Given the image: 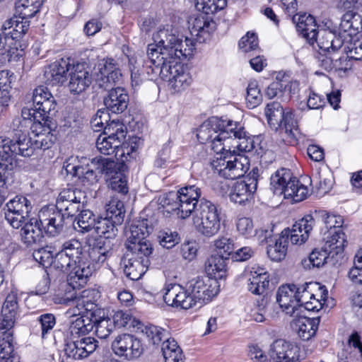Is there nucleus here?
<instances>
[{
	"mask_svg": "<svg viewBox=\"0 0 362 362\" xmlns=\"http://www.w3.org/2000/svg\"><path fill=\"white\" fill-rule=\"evenodd\" d=\"M66 214L55 206L43 207L38 214V219L45 233L54 237L64 228Z\"/></svg>",
	"mask_w": 362,
	"mask_h": 362,
	"instance_id": "2eb2a0df",
	"label": "nucleus"
},
{
	"mask_svg": "<svg viewBox=\"0 0 362 362\" xmlns=\"http://www.w3.org/2000/svg\"><path fill=\"white\" fill-rule=\"evenodd\" d=\"M129 95L126 90L121 87L112 88L104 97V105L107 110L112 113H122L129 104Z\"/></svg>",
	"mask_w": 362,
	"mask_h": 362,
	"instance_id": "2f4dec72",
	"label": "nucleus"
},
{
	"mask_svg": "<svg viewBox=\"0 0 362 362\" xmlns=\"http://www.w3.org/2000/svg\"><path fill=\"white\" fill-rule=\"evenodd\" d=\"M124 136L122 124L113 120L105 126L103 134L98 136L96 140V147L100 153L111 155L119 146L120 143L119 140Z\"/></svg>",
	"mask_w": 362,
	"mask_h": 362,
	"instance_id": "4468645a",
	"label": "nucleus"
},
{
	"mask_svg": "<svg viewBox=\"0 0 362 362\" xmlns=\"http://www.w3.org/2000/svg\"><path fill=\"white\" fill-rule=\"evenodd\" d=\"M83 192L76 188L64 189L57 199L56 207L66 214V217H72L82 206Z\"/></svg>",
	"mask_w": 362,
	"mask_h": 362,
	"instance_id": "6ab92c4d",
	"label": "nucleus"
},
{
	"mask_svg": "<svg viewBox=\"0 0 362 362\" xmlns=\"http://www.w3.org/2000/svg\"><path fill=\"white\" fill-rule=\"evenodd\" d=\"M226 256L212 254L205 262V272L208 276L217 281L227 275Z\"/></svg>",
	"mask_w": 362,
	"mask_h": 362,
	"instance_id": "79ce46f5",
	"label": "nucleus"
},
{
	"mask_svg": "<svg viewBox=\"0 0 362 362\" xmlns=\"http://www.w3.org/2000/svg\"><path fill=\"white\" fill-rule=\"evenodd\" d=\"M29 124H30V121L23 119L19 117L14 118L10 127L14 134L13 138L18 139L21 137V139H24L26 142L28 139L26 137V134Z\"/></svg>",
	"mask_w": 362,
	"mask_h": 362,
	"instance_id": "0e129e2a",
	"label": "nucleus"
},
{
	"mask_svg": "<svg viewBox=\"0 0 362 362\" xmlns=\"http://www.w3.org/2000/svg\"><path fill=\"white\" fill-rule=\"evenodd\" d=\"M316 218H321L323 221L327 232L331 235V239L327 241L329 246L334 245L335 253L338 254L343 251L344 247L345 234L342 232L341 228L343 224V218L340 216L329 214L327 211H320L315 212Z\"/></svg>",
	"mask_w": 362,
	"mask_h": 362,
	"instance_id": "ddd939ff",
	"label": "nucleus"
},
{
	"mask_svg": "<svg viewBox=\"0 0 362 362\" xmlns=\"http://www.w3.org/2000/svg\"><path fill=\"white\" fill-rule=\"evenodd\" d=\"M40 3L38 0H17L15 3L16 11L23 18H32L38 11Z\"/></svg>",
	"mask_w": 362,
	"mask_h": 362,
	"instance_id": "603ef678",
	"label": "nucleus"
},
{
	"mask_svg": "<svg viewBox=\"0 0 362 362\" xmlns=\"http://www.w3.org/2000/svg\"><path fill=\"white\" fill-rule=\"evenodd\" d=\"M7 212L20 213V214L29 215L32 205L30 202L26 197L23 196H16L7 204Z\"/></svg>",
	"mask_w": 362,
	"mask_h": 362,
	"instance_id": "5fc2aeb1",
	"label": "nucleus"
},
{
	"mask_svg": "<svg viewBox=\"0 0 362 362\" xmlns=\"http://www.w3.org/2000/svg\"><path fill=\"white\" fill-rule=\"evenodd\" d=\"M125 216L124 203L117 197H112L106 205V216L116 224H122Z\"/></svg>",
	"mask_w": 362,
	"mask_h": 362,
	"instance_id": "49530a36",
	"label": "nucleus"
},
{
	"mask_svg": "<svg viewBox=\"0 0 362 362\" xmlns=\"http://www.w3.org/2000/svg\"><path fill=\"white\" fill-rule=\"evenodd\" d=\"M142 332L146 335L149 341L153 345H158L163 340V341L168 339L169 333L165 329L150 325L146 326Z\"/></svg>",
	"mask_w": 362,
	"mask_h": 362,
	"instance_id": "13d9d810",
	"label": "nucleus"
},
{
	"mask_svg": "<svg viewBox=\"0 0 362 362\" xmlns=\"http://www.w3.org/2000/svg\"><path fill=\"white\" fill-rule=\"evenodd\" d=\"M119 225L115 223L111 218L105 217L98 219L93 229L100 238L110 239L116 236L117 226Z\"/></svg>",
	"mask_w": 362,
	"mask_h": 362,
	"instance_id": "09e8293b",
	"label": "nucleus"
},
{
	"mask_svg": "<svg viewBox=\"0 0 362 362\" xmlns=\"http://www.w3.org/2000/svg\"><path fill=\"white\" fill-rule=\"evenodd\" d=\"M11 76L7 70L0 71V104L7 106L11 100Z\"/></svg>",
	"mask_w": 362,
	"mask_h": 362,
	"instance_id": "6e6d98bb",
	"label": "nucleus"
},
{
	"mask_svg": "<svg viewBox=\"0 0 362 362\" xmlns=\"http://www.w3.org/2000/svg\"><path fill=\"white\" fill-rule=\"evenodd\" d=\"M287 247L286 240L281 235L279 238L268 245L267 255L273 261H281L286 255Z\"/></svg>",
	"mask_w": 362,
	"mask_h": 362,
	"instance_id": "8fccbe9b",
	"label": "nucleus"
},
{
	"mask_svg": "<svg viewBox=\"0 0 362 362\" xmlns=\"http://www.w3.org/2000/svg\"><path fill=\"white\" fill-rule=\"evenodd\" d=\"M326 245H328L329 250L326 247L325 249H315L309 255L308 259H303L302 261V264L304 268L310 269V266L313 267H320L328 263L330 261V255L333 253L332 250H336L334 248V245L332 247L329 246V243H326Z\"/></svg>",
	"mask_w": 362,
	"mask_h": 362,
	"instance_id": "c03bdc74",
	"label": "nucleus"
},
{
	"mask_svg": "<svg viewBox=\"0 0 362 362\" xmlns=\"http://www.w3.org/2000/svg\"><path fill=\"white\" fill-rule=\"evenodd\" d=\"M220 136L216 139H213L210 143L211 148L218 155L220 154L223 157L226 153L228 151L226 148L228 144H230L232 136L230 135V131L228 129V122L223 129H222L218 134Z\"/></svg>",
	"mask_w": 362,
	"mask_h": 362,
	"instance_id": "3c124183",
	"label": "nucleus"
},
{
	"mask_svg": "<svg viewBox=\"0 0 362 362\" xmlns=\"http://www.w3.org/2000/svg\"><path fill=\"white\" fill-rule=\"evenodd\" d=\"M164 291L163 300L168 305L187 310L197 305L187 286L184 288L179 284H170Z\"/></svg>",
	"mask_w": 362,
	"mask_h": 362,
	"instance_id": "aec40b11",
	"label": "nucleus"
},
{
	"mask_svg": "<svg viewBox=\"0 0 362 362\" xmlns=\"http://www.w3.org/2000/svg\"><path fill=\"white\" fill-rule=\"evenodd\" d=\"M265 115L270 125L275 129H284L287 139L290 141L296 142L300 136L297 119L291 111L285 112L280 103L274 101L268 103L265 109Z\"/></svg>",
	"mask_w": 362,
	"mask_h": 362,
	"instance_id": "20e7f679",
	"label": "nucleus"
},
{
	"mask_svg": "<svg viewBox=\"0 0 362 362\" xmlns=\"http://www.w3.org/2000/svg\"><path fill=\"white\" fill-rule=\"evenodd\" d=\"M194 44L193 40L185 37L183 40L177 37V42L175 44V47L171 55V61H177L191 57L194 50Z\"/></svg>",
	"mask_w": 362,
	"mask_h": 362,
	"instance_id": "de8ad7c7",
	"label": "nucleus"
},
{
	"mask_svg": "<svg viewBox=\"0 0 362 362\" xmlns=\"http://www.w3.org/2000/svg\"><path fill=\"white\" fill-rule=\"evenodd\" d=\"M113 352L127 360H133L141 356L143 351L141 341L129 334L118 335L112 342Z\"/></svg>",
	"mask_w": 362,
	"mask_h": 362,
	"instance_id": "f3484780",
	"label": "nucleus"
},
{
	"mask_svg": "<svg viewBox=\"0 0 362 362\" xmlns=\"http://www.w3.org/2000/svg\"><path fill=\"white\" fill-rule=\"evenodd\" d=\"M41 124H33L32 132L33 136L28 139L25 143L28 144V147L32 148V155L36 149H48L56 140V137L51 133V129L46 127Z\"/></svg>",
	"mask_w": 362,
	"mask_h": 362,
	"instance_id": "5701e85b",
	"label": "nucleus"
},
{
	"mask_svg": "<svg viewBox=\"0 0 362 362\" xmlns=\"http://www.w3.org/2000/svg\"><path fill=\"white\" fill-rule=\"evenodd\" d=\"M124 273L129 279L137 281L146 273L150 264V259L144 260L125 255L122 260Z\"/></svg>",
	"mask_w": 362,
	"mask_h": 362,
	"instance_id": "4c0bfd02",
	"label": "nucleus"
},
{
	"mask_svg": "<svg viewBox=\"0 0 362 362\" xmlns=\"http://www.w3.org/2000/svg\"><path fill=\"white\" fill-rule=\"evenodd\" d=\"M98 292L93 289H85L76 297L74 303L78 310V314L85 315L87 319L95 327L98 337L106 339L112 332L114 325L110 317L106 316L104 309L95 303Z\"/></svg>",
	"mask_w": 362,
	"mask_h": 362,
	"instance_id": "f03ea898",
	"label": "nucleus"
},
{
	"mask_svg": "<svg viewBox=\"0 0 362 362\" xmlns=\"http://www.w3.org/2000/svg\"><path fill=\"white\" fill-rule=\"evenodd\" d=\"M212 164L221 176L230 180L243 177L249 168L247 157L240 153L235 154V150H231L229 146L226 155L217 157Z\"/></svg>",
	"mask_w": 362,
	"mask_h": 362,
	"instance_id": "0eeeda50",
	"label": "nucleus"
},
{
	"mask_svg": "<svg viewBox=\"0 0 362 362\" xmlns=\"http://www.w3.org/2000/svg\"><path fill=\"white\" fill-rule=\"evenodd\" d=\"M62 250L74 259V267L67 276V283L74 289L79 288L86 284L88 279L93 273L90 263L83 261V247L82 243L73 238L64 242Z\"/></svg>",
	"mask_w": 362,
	"mask_h": 362,
	"instance_id": "7ed1b4c3",
	"label": "nucleus"
},
{
	"mask_svg": "<svg viewBox=\"0 0 362 362\" xmlns=\"http://www.w3.org/2000/svg\"><path fill=\"white\" fill-rule=\"evenodd\" d=\"M79 296L80 293L76 295L74 298H72L74 308L69 309L67 311V313L76 316L81 315V317H77L74 321H72L70 323L69 327L67 331L66 337H85L84 335L93 329V325L89 321V319H87V317L85 315H83V313L78 314V310L76 308L74 300L76 298Z\"/></svg>",
	"mask_w": 362,
	"mask_h": 362,
	"instance_id": "7c9ffc66",
	"label": "nucleus"
},
{
	"mask_svg": "<svg viewBox=\"0 0 362 362\" xmlns=\"http://www.w3.org/2000/svg\"><path fill=\"white\" fill-rule=\"evenodd\" d=\"M24 139H14L7 136H0V164L4 169L12 168L13 162L18 156L30 157L32 148L25 143Z\"/></svg>",
	"mask_w": 362,
	"mask_h": 362,
	"instance_id": "9d476101",
	"label": "nucleus"
},
{
	"mask_svg": "<svg viewBox=\"0 0 362 362\" xmlns=\"http://www.w3.org/2000/svg\"><path fill=\"white\" fill-rule=\"evenodd\" d=\"M29 18L14 16L6 21L1 26L5 36L10 35L12 40H18L27 33L30 26Z\"/></svg>",
	"mask_w": 362,
	"mask_h": 362,
	"instance_id": "ea45409f",
	"label": "nucleus"
},
{
	"mask_svg": "<svg viewBox=\"0 0 362 362\" xmlns=\"http://www.w3.org/2000/svg\"><path fill=\"white\" fill-rule=\"evenodd\" d=\"M228 129L232 136L230 141H233V149L238 148L241 152H250L254 148L253 139L245 130V127L239 122L228 121Z\"/></svg>",
	"mask_w": 362,
	"mask_h": 362,
	"instance_id": "a878e982",
	"label": "nucleus"
},
{
	"mask_svg": "<svg viewBox=\"0 0 362 362\" xmlns=\"http://www.w3.org/2000/svg\"><path fill=\"white\" fill-rule=\"evenodd\" d=\"M18 302L15 296H8L3 304L1 317L9 320L15 325L18 315Z\"/></svg>",
	"mask_w": 362,
	"mask_h": 362,
	"instance_id": "bf43d9fd",
	"label": "nucleus"
},
{
	"mask_svg": "<svg viewBox=\"0 0 362 362\" xmlns=\"http://www.w3.org/2000/svg\"><path fill=\"white\" fill-rule=\"evenodd\" d=\"M189 24L191 34L196 36L199 42H204L215 29V22L202 14L190 18Z\"/></svg>",
	"mask_w": 362,
	"mask_h": 362,
	"instance_id": "473e14b6",
	"label": "nucleus"
},
{
	"mask_svg": "<svg viewBox=\"0 0 362 362\" xmlns=\"http://www.w3.org/2000/svg\"><path fill=\"white\" fill-rule=\"evenodd\" d=\"M186 285L196 304L200 305L206 300H211L219 292L218 281L209 276H197L189 280Z\"/></svg>",
	"mask_w": 362,
	"mask_h": 362,
	"instance_id": "f8f14e48",
	"label": "nucleus"
},
{
	"mask_svg": "<svg viewBox=\"0 0 362 362\" xmlns=\"http://www.w3.org/2000/svg\"><path fill=\"white\" fill-rule=\"evenodd\" d=\"M246 100L250 108H254L261 103L262 96L256 81H250L248 83Z\"/></svg>",
	"mask_w": 362,
	"mask_h": 362,
	"instance_id": "680f3d73",
	"label": "nucleus"
},
{
	"mask_svg": "<svg viewBox=\"0 0 362 362\" xmlns=\"http://www.w3.org/2000/svg\"><path fill=\"white\" fill-rule=\"evenodd\" d=\"M153 73L159 74L161 78L168 81L171 87L177 92L187 88L192 83V77L183 64L177 61L163 62L152 69Z\"/></svg>",
	"mask_w": 362,
	"mask_h": 362,
	"instance_id": "6e6552de",
	"label": "nucleus"
},
{
	"mask_svg": "<svg viewBox=\"0 0 362 362\" xmlns=\"http://www.w3.org/2000/svg\"><path fill=\"white\" fill-rule=\"evenodd\" d=\"M298 86L296 83L289 82L285 83L282 81H276L272 83L266 90V95L268 98L272 99L274 97L277 98H286L289 100L292 94V88L295 89Z\"/></svg>",
	"mask_w": 362,
	"mask_h": 362,
	"instance_id": "a18cd8bd",
	"label": "nucleus"
},
{
	"mask_svg": "<svg viewBox=\"0 0 362 362\" xmlns=\"http://www.w3.org/2000/svg\"><path fill=\"white\" fill-rule=\"evenodd\" d=\"M252 194L245 182H237L231 187L229 197L231 202L242 204L249 199Z\"/></svg>",
	"mask_w": 362,
	"mask_h": 362,
	"instance_id": "864d4df0",
	"label": "nucleus"
},
{
	"mask_svg": "<svg viewBox=\"0 0 362 362\" xmlns=\"http://www.w3.org/2000/svg\"><path fill=\"white\" fill-rule=\"evenodd\" d=\"M197 251L198 245L195 241H185L180 246V254L189 262L195 259Z\"/></svg>",
	"mask_w": 362,
	"mask_h": 362,
	"instance_id": "338daca9",
	"label": "nucleus"
},
{
	"mask_svg": "<svg viewBox=\"0 0 362 362\" xmlns=\"http://www.w3.org/2000/svg\"><path fill=\"white\" fill-rule=\"evenodd\" d=\"M148 59L143 60L141 58L129 59V69L131 71L132 86L134 88L139 87L144 81V72L148 75L156 74L151 71L152 69H155V66L152 63L147 65Z\"/></svg>",
	"mask_w": 362,
	"mask_h": 362,
	"instance_id": "a19ab883",
	"label": "nucleus"
},
{
	"mask_svg": "<svg viewBox=\"0 0 362 362\" xmlns=\"http://www.w3.org/2000/svg\"><path fill=\"white\" fill-rule=\"evenodd\" d=\"M340 32L345 36L355 35L362 30V16L356 11H348L341 18L339 25Z\"/></svg>",
	"mask_w": 362,
	"mask_h": 362,
	"instance_id": "37998d69",
	"label": "nucleus"
},
{
	"mask_svg": "<svg viewBox=\"0 0 362 362\" xmlns=\"http://www.w3.org/2000/svg\"><path fill=\"white\" fill-rule=\"evenodd\" d=\"M69 88L71 93L79 94L83 92L91 83V76L85 64L71 66Z\"/></svg>",
	"mask_w": 362,
	"mask_h": 362,
	"instance_id": "bb28decb",
	"label": "nucleus"
},
{
	"mask_svg": "<svg viewBox=\"0 0 362 362\" xmlns=\"http://www.w3.org/2000/svg\"><path fill=\"white\" fill-rule=\"evenodd\" d=\"M292 20L296 24L298 32L302 34L310 45H313L318 33L315 18L310 15L303 14L293 16Z\"/></svg>",
	"mask_w": 362,
	"mask_h": 362,
	"instance_id": "58836bf2",
	"label": "nucleus"
},
{
	"mask_svg": "<svg viewBox=\"0 0 362 362\" xmlns=\"http://www.w3.org/2000/svg\"><path fill=\"white\" fill-rule=\"evenodd\" d=\"M33 103L34 107L42 112L44 116H47L48 120L50 116L55 112L56 101L46 86H40L34 89Z\"/></svg>",
	"mask_w": 362,
	"mask_h": 362,
	"instance_id": "393cba45",
	"label": "nucleus"
},
{
	"mask_svg": "<svg viewBox=\"0 0 362 362\" xmlns=\"http://www.w3.org/2000/svg\"><path fill=\"white\" fill-rule=\"evenodd\" d=\"M215 255H221V256H226L228 259L230 255L233 256L235 250L234 243L232 239L222 237L214 242Z\"/></svg>",
	"mask_w": 362,
	"mask_h": 362,
	"instance_id": "e2e57ef3",
	"label": "nucleus"
},
{
	"mask_svg": "<svg viewBox=\"0 0 362 362\" xmlns=\"http://www.w3.org/2000/svg\"><path fill=\"white\" fill-rule=\"evenodd\" d=\"M248 281V290L253 294L262 295L269 286V274L263 267H252L250 271Z\"/></svg>",
	"mask_w": 362,
	"mask_h": 362,
	"instance_id": "e433bc0d",
	"label": "nucleus"
},
{
	"mask_svg": "<svg viewBox=\"0 0 362 362\" xmlns=\"http://www.w3.org/2000/svg\"><path fill=\"white\" fill-rule=\"evenodd\" d=\"M100 173L104 174L108 187L121 197L125 196L128 192L127 181L123 173L124 165L109 158L98 160Z\"/></svg>",
	"mask_w": 362,
	"mask_h": 362,
	"instance_id": "1a4fd4ad",
	"label": "nucleus"
},
{
	"mask_svg": "<svg viewBox=\"0 0 362 362\" xmlns=\"http://www.w3.org/2000/svg\"><path fill=\"white\" fill-rule=\"evenodd\" d=\"M75 221H76L78 228L83 233L92 230L97 221L93 211L88 209L81 210Z\"/></svg>",
	"mask_w": 362,
	"mask_h": 362,
	"instance_id": "4d7b16f0",
	"label": "nucleus"
},
{
	"mask_svg": "<svg viewBox=\"0 0 362 362\" xmlns=\"http://www.w3.org/2000/svg\"><path fill=\"white\" fill-rule=\"evenodd\" d=\"M65 355L74 360L88 357L98 346V341L93 337H66L64 345Z\"/></svg>",
	"mask_w": 362,
	"mask_h": 362,
	"instance_id": "dca6fc26",
	"label": "nucleus"
},
{
	"mask_svg": "<svg viewBox=\"0 0 362 362\" xmlns=\"http://www.w3.org/2000/svg\"><path fill=\"white\" fill-rule=\"evenodd\" d=\"M44 229L38 218H31L21 228V240L27 246L40 243L44 238Z\"/></svg>",
	"mask_w": 362,
	"mask_h": 362,
	"instance_id": "72a5a7b5",
	"label": "nucleus"
},
{
	"mask_svg": "<svg viewBox=\"0 0 362 362\" xmlns=\"http://www.w3.org/2000/svg\"><path fill=\"white\" fill-rule=\"evenodd\" d=\"M276 301L284 312L290 315L299 314L295 284L283 285L278 289Z\"/></svg>",
	"mask_w": 362,
	"mask_h": 362,
	"instance_id": "c756f323",
	"label": "nucleus"
},
{
	"mask_svg": "<svg viewBox=\"0 0 362 362\" xmlns=\"http://www.w3.org/2000/svg\"><path fill=\"white\" fill-rule=\"evenodd\" d=\"M75 161V158H69L64 162L62 170L65 171L66 175L77 178V180L83 186H90L96 183L98 181L96 173L88 165L76 164Z\"/></svg>",
	"mask_w": 362,
	"mask_h": 362,
	"instance_id": "4be33fe9",
	"label": "nucleus"
},
{
	"mask_svg": "<svg viewBox=\"0 0 362 362\" xmlns=\"http://www.w3.org/2000/svg\"><path fill=\"white\" fill-rule=\"evenodd\" d=\"M228 121L217 117L209 118L198 129L197 137L200 143L209 144L220 136L219 132L225 128Z\"/></svg>",
	"mask_w": 362,
	"mask_h": 362,
	"instance_id": "c85d7f7f",
	"label": "nucleus"
},
{
	"mask_svg": "<svg viewBox=\"0 0 362 362\" xmlns=\"http://www.w3.org/2000/svg\"><path fill=\"white\" fill-rule=\"evenodd\" d=\"M155 45H148L147 50L148 61L146 64L152 63L159 66L163 62L172 59L171 55L177 42V37L170 33L168 30L161 29L153 35Z\"/></svg>",
	"mask_w": 362,
	"mask_h": 362,
	"instance_id": "423d86ee",
	"label": "nucleus"
},
{
	"mask_svg": "<svg viewBox=\"0 0 362 362\" xmlns=\"http://www.w3.org/2000/svg\"><path fill=\"white\" fill-rule=\"evenodd\" d=\"M151 229V228L148 227L146 220L132 223L130 226V235L126 243L127 252L125 255L141 260H144V257L149 259L153 248L146 238L150 234Z\"/></svg>",
	"mask_w": 362,
	"mask_h": 362,
	"instance_id": "39448f33",
	"label": "nucleus"
},
{
	"mask_svg": "<svg viewBox=\"0 0 362 362\" xmlns=\"http://www.w3.org/2000/svg\"><path fill=\"white\" fill-rule=\"evenodd\" d=\"M299 314H295L294 319L291 325L298 336L304 341H308L314 337L318 329L320 323L319 317H307Z\"/></svg>",
	"mask_w": 362,
	"mask_h": 362,
	"instance_id": "cd10ccee",
	"label": "nucleus"
},
{
	"mask_svg": "<svg viewBox=\"0 0 362 362\" xmlns=\"http://www.w3.org/2000/svg\"><path fill=\"white\" fill-rule=\"evenodd\" d=\"M258 47L257 37L254 33L248 32L239 42V47L244 52L255 50Z\"/></svg>",
	"mask_w": 362,
	"mask_h": 362,
	"instance_id": "774afa93",
	"label": "nucleus"
},
{
	"mask_svg": "<svg viewBox=\"0 0 362 362\" xmlns=\"http://www.w3.org/2000/svg\"><path fill=\"white\" fill-rule=\"evenodd\" d=\"M113 59L106 61L101 67L103 70V74H105V77L107 78V80L110 85L111 89L115 88L114 86H115V84L119 81L122 77L120 71L117 67H116L115 64L113 63Z\"/></svg>",
	"mask_w": 362,
	"mask_h": 362,
	"instance_id": "052dcab7",
	"label": "nucleus"
},
{
	"mask_svg": "<svg viewBox=\"0 0 362 362\" xmlns=\"http://www.w3.org/2000/svg\"><path fill=\"white\" fill-rule=\"evenodd\" d=\"M292 179V173L288 168H281L271 176L270 184L274 194H284L285 199H291L293 202H299L306 199L308 194L307 187H300L298 191H293L295 187L293 182L288 185H283V181Z\"/></svg>",
	"mask_w": 362,
	"mask_h": 362,
	"instance_id": "9b49d317",
	"label": "nucleus"
},
{
	"mask_svg": "<svg viewBox=\"0 0 362 362\" xmlns=\"http://www.w3.org/2000/svg\"><path fill=\"white\" fill-rule=\"evenodd\" d=\"M317 289L320 293H321L322 298H327L328 291L325 286H320L319 284L316 282H308L300 286L295 285L296 294L298 300V312L301 313L303 308L305 307L308 300L314 298L316 294L313 293V291Z\"/></svg>",
	"mask_w": 362,
	"mask_h": 362,
	"instance_id": "f704fd0d",
	"label": "nucleus"
},
{
	"mask_svg": "<svg viewBox=\"0 0 362 362\" xmlns=\"http://www.w3.org/2000/svg\"><path fill=\"white\" fill-rule=\"evenodd\" d=\"M71 67L69 59L63 58L46 66L43 74L45 83L51 86L62 84Z\"/></svg>",
	"mask_w": 362,
	"mask_h": 362,
	"instance_id": "b1692460",
	"label": "nucleus"
},
{
	"mask_svg": "<svg viewBox=\"0 0 362 362\" xmlns=\"http://www.w3.org/2000/svg\"><path fill=\"white\" fill-rule=\"evenodd\" d=\"M344 37L341 32H339L338 35H335L329 31H318L315 42L322 52L328 54L333 52L334 54L341 48Z\"/></svg>",
	"mask_w": 362,
	"mask_h": 362,
	"instance_id": "c9c22d12",
	"label": "nucleus"
},
{
	"mask_svg": "<svg viewBox=\"0 0 362 362\" xmlns=\"http://www.w3.org/2000/svg\"><path fill=\"white\" fill-rule=\"evenodd\" d=\"M314 218L312 215H307L298 222L293 224L291 229H284L281 235L284 239L290 240L293 245H301L304 243L309 237V233L314 226Z\"/></svg>",
	"mask_w": 362,
	"mask_h": 362,
	"instance_id": "412c9836",
	"label": "nucleus"
},
{
	"mask_svg": "<svg viewBox=\"0 0 362 362\" xmlns=\"http://www.w3.org/2000/svg\"><path fill=\"white\" fill-rule=\"evenodd\" d=\"M201 189L196 185H187L177 192L160 195L158 203L168 212H175L180 218H186L195 212L194 223L197 230L206 237L216 235L220 230L219 214L216 205L200 199Z\"/></svg>",
	"mask_w": 362,
	"mask_h": 362,
	"instance_id": "f257e3e1",
	"label": "nucleus"
},
{
	"mask_svg": "<svg viewBox=\"0 0 362 362\" xmlns=\"http://www.w3.org/2000/svg\"><path fill=\"white\" fill-rule=\"evenodd\" d=\"M269 362H300L298 346L284 339H278L270 345L268 351Z\"/></svg>",
	"mask_w": 362,
	"mask_h": 362,
	"instance_id": "a211bd4d",
	"label": "nucleus"
},
{
	"mask_svg": "<svg viewBox=\"0 0 362 362\" xmlns=\"http://www.w3.org/2000/svg\"><path fill=\"white\" fill-rule=\"evenodd\" d=\"M20 117L30 121V122H32L33 118L34 124H41L44 122V124H46L49 121L47 119V116H44L42 114V112L38 111L35 107L31 109L26 107L23 108L21 111V117Z\"/></svg>",
	"mask_w": 362,
	"mask_h": 362,
	"instance_id": "69168bd1",
	"label": "nucleus"
}]
</instances>
